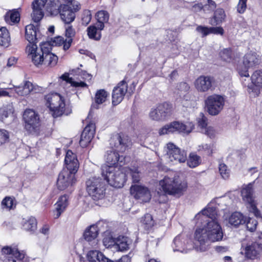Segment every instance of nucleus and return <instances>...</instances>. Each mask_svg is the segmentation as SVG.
I'll return each instance as SVG.
<instances>
[{
  "label": "nucleus",
  "instance_id": "obj_1",
  "mask_svg": "<svg viewBox=\"0 0 262 262\" xmlns=\"http://www.w3.org/2000/svg\"><path fill=\"white\" fill-rule=\"evenodd\" d=\"M102 174L110 185L116 188L123 187L128 176L132 177L133 183H138L140 180L139 171L136 168L117 169L113 166L103 165Z\"/></svg>",
  "mask_w": 262,
  "mask_h": 262
},
{
  "label": "nucleus",
  "instance_id": "obj_2",
  "mask_svg": "<svg viewBox=\"0 0 262 262\" xmlns=\"http://www.w3.org/2000/svg\"><path fill=\"white\" fill-rule=\"evenodd\" d=\"M110 144L112 149L107 150L105 155L106 162L110 164L108 166L115 168L114 165L118 162L120 165L124 164L125 162V158L120 156L116 151L124 152L131 145V141L129 137L123 134H116L111 138ZM104 165H107V164H104ZM103 166V165L102 166ZM116 168H118L116 167Z\"/></svg>",
  "mask_w": 262,
  "mask_h": 262
},
{
  "label": "nucleus",
  "instance_id": "obj_3",
  "mask_svg": "<svg viewBox=\"0 0 262 262\" xmlns=\"http://www.w3.org/2000/svg\"><path fill=\"white\" fill-rule=\"evenodd\" d=\"M217 219V211L214 207L205 208L195 216L196 221L206 222L204 225L210 242L221 241L223 237L222 229Z\"/></svg>",
  "mask_w": 262,
  "mask_h": 262
},
{
  "label": "nucleus",
  "instance_id": "obj_4",
  "mask_svg": "<svg viewBox=\"0 0 262 262\" xmlns=\"http://www.w3.org/2000/svg\"><path fill=\"white\" fill-rule=\"evenodd\" d=\"M159 186L165 193L176 197L183 195L187 188V182L181 180L178 176H165L159 181Z\"/></svg>",
  "mask_w": 262,
  "mask_h": 262
},
{
  "label": "nucleus",
  "instance_id": "obj_5",
  "mask_svg": "<svg viewBox=\"0 0 262 262\" xmlns=\"http://www.w3.org/2000/svg\"><path fill=\"white\" fill-rule=\"evenodd\" d=\"M46 104L52 112L54 118L61 116L63 114L68 115L66 112L64 99L60 94L56 93L49 94L45 96Z\"/></svg>",
  "mask_w": 262,
  "mask_h": 262
},
{
  "label": "nucleus",
  "instance_id": "obj_6",
  "mask_svg": "<svg viewBox=\"0 0 262 262\" xmlns=\"http://www.w3.org/2000/svg\"><path fill=\"white\" fill-rule=\"evenodd\" d=\"M104 177V180L100 178H92L86 182L87 191L89 195L94 201L103 199L105 195L106 184L105 180H107Z\"/></svg>",
  "mask_w": 262,
  "mask_h": 262
},
{
  "label": "nucleus",
  "instance_id": "obj_7",
  "mask_svg": "<svg viewBox=\"0 0 262 262\" xmlns=\"http://www.w3.org/2000/svg\"><path fill=\"white\" fill-rule=\"evenodd\" d=\"M225 103L223 96L215 94L208 96L205 100L207 111L211 116L217 115L223 110Z\"/></svg>",
  "mask_w": 262,
  "mask_h": 262
},
{
  "label": "nucleus",
  "instance_id": "obj_8",
  "mask_svg": "<svg viewBox=\"0 0 262 262\" xmlns=\"http://www.w3.org/2000/svg\"><path fill=\"white\" fill-rule=\"evenodd\" d=\"M25 123V128L30 134L37 135L39 130V118L38 115L32 110H25L23 114Z\"/></svg>",
  "mask_w": 262,
  "mask_h": 262
},
{
  "label": "nucleus",
  "instance_id": "obj_9",
  "mask_svg": "<svg viewBox=\"0 0 262 262\" xmlns=\"http://www.w3.org/2000/svg\"><path fill=\"white\" fill-rule=\"evenodd\" d=\"M172 114L171 104L165 102L159 104L155 108H152L149 113V117L152 120L163 121L166 120Z\"/></svg>",
  "mask_w": 262,
  "mask_h": 262
},
{
  "label": "nucleus",
  "instance_id": "obj_10",
  "mask_svg": "<svg viewBox=\"0 0 262 262\" xmlns=\"http://www.w3.org/2000/svg\"><path fill=\"white\" fill-rule=\"evenodd\" d=\"M254 183V182L246 185L242 189L241 193L243 200L247 203L249 211L253 213L256 217H260V213L256 207L253 196V186Z\"/></svg>",
  "mask_w": 262,
  "mask_h": 262
},
{
  "label": "nucleus",
  "instance_id": "obj_11",
  "mask_svg": "<svg viewBox=\"0 0 262 262\" xmlns=\"http://www.w3.org/2000/svg\"><path fill=\"white\" fill-rule=\"evenodd\" d=\"M241 253L248 259H257L262 254V244L257 242H252L245 246L242 245Z\"/></svg>",
  "mask_w": 262,
  "mask_h": 262
},
{
  "label": "nucleus",
  "instance_id": "obj_12",
  "mask_svg": "<svg viewBox=\"0 0 262 262\" xmlns=\"http://www.w3.org/2000/svg\"><path fill=\"white\" fill-rule=\"evenodd\" d=\"M3 253L7 255L3 262H28L23 251H19L17 248L6 246L2 248Z\"/></svg>",
  "mask_w": 262,
  "mask_h": 262
},
{
  "label": "nucleus",
  "instance_id": "obj_13",
  "mask_svg": "<svg viewBox=\"0 0 262 262\" xmlns=\"http://www.w3.org/2000/svg\"><path fill=\"white\" fill-rule=\"evenodd\" d=\"M260 62V57L256 53L250 52L246 54L243 59L244 67H239L238 71L241 76H249L248 69L258 65Z\"/></svg>",
  "mask_w": 262,
  "mask_h": 262
},
{
  "label": "nucleus",
  "instance_id": "obj_14",
  "mask_svg": "<svg viewBox=\"0 0 262 262\" xmlns=\"http://www.w3.org/2000/svg\"><path fill=\"white\" fill-rule=\"evenodd\" d=\"M195 248L201 251L206 250L210 242L205 225L202 227H198L195 230L194 235Z\"/></svg>",
  "mask_w": 262,
  "mask_h": 262
},
{
  "label": "nucleus",
  "instance_id": "obj_15",
  "mask_svg": "<svg viewBox=\"0 0 262 262\" xmlns=\"http://www.w3.org/2000/svg\"><path fill=\"white\" fill-rule=\"evenodd\" d=\"M76 172L70 171L67 169H63L58 175L57 180V186L60 190L66 189L75 183V174Z\"/></svg>",
  "mask_w": 262,
  "mask_h": 262
},
{
  "label": "nucleus",
  "instance_id": "obj_16",
  "mask_svg": "<svg viewBox=\"0 0 262 262\" xmlns=\"http://www.w3.org/2000/svg\"><path fill=\"white\" fill-rule=\"evenodd\" d=\"M214 79L210 76L201 75L194 82L195 89L200 93H205L213 89Z\"/></svg>",
  "mask_w": 262,
  "mask_h": 262
},
{
  "label": "nucleus",
  "instance_id": "obj_17",
  "mask_svg": "<svg viewBox=\"0 0 262 262\" xmlns=\"http://www.w3.org/2000/svg\"><path fill=\"white\" fill-rule=\"evenodd\" d=\"M167 154L170 161L182 163L186 161L187 155L184 150H181L172 143L167 144Z\"/></svg>",
  "mask_w": 262,
  "mask_h": 262
},
{
  "label": "nucleus",
  "instance_id": "obj_18",
  "mask_svg": "<svg viewBox=\"0 0 262 262\" xmlns=\"http://www.w3.org/2000/svg\"><path fill=\"white\" fill-rule=\"evenodd\" d=\"M193 247L191 240L183 235L177 236L173 240V249L174 251L187 253L188 250Z\"/></svg>",
  "mask_w": 262,
  "mask_h": 262
},
{
  "label": "nucleus",
  "instance_id": "obj_19",
  "mask_svg": "<svg viewBox=\"0 0 262 262\" xmlns=\"http://www.w3.org/2000/svg\"><path fill=\"white\" fill-rule=\"evenodd\" d=\"M130 194L136 199L143 202H149L151 194L147 187L140 185H132L130 188Z\"/></svg>",
  "mask_w": 262,
  "mask_h": 262
},
{
  "label": "nucleus",
  "instance_id": "obj_20",
  "mask_svg": "<svg viewBox=\"0 0 262 262\" xmlns=\"http://www.w3.org/2000/svg\"><path fill=\"white\" fill-rule=\"evenodd\" d=\"M127 91V84L123 80L120 81L113 89L112 93V103L116 105L120 103Z\"/></svg>",
  "mask_w": 262,
  "mask_h": 262
},
{
  "label": "nucleus",
  "instance_id": "obj_21",
  "mask_svg": "<svg viewBox=\"0 0 262 262\" xmlns=\"http://www.w3.org/2000/svg\"><path fill=\"white\" fill-rule=\"evenodd\" d=\"M26 50L28 56L31 58L35 66H38L43 64L45 55L39 50L36 44L27 45Z\"/></svg>",
  "mask_w": 262,
  "mask_h": 262
},
{
  "label": "nucleus",
  "instance_id": "obj_22",
  "mask_svg": "<svg viewBox=\"0 0 262 262\" xmlns=\"http://www.w3.org/2000/svg\"><path fill=\"white\" fill-rule=\"evenodd\" d=\"M251 83L248 85L249 93L253 92L256 96L262 86V70L255 71L251 77Z\"/></svg>",
  "mask_w": 262,
  "mask_h": 262
},
{
  "label": "nucleus",
  "instance_id": "obj_23",
  "mask_svg": "<svg viewBox=\"0 0 262 262\" xmlns=\"http://www.w3.org/2000/svg\"><path fill=\"white\" fill-rule=\"evenodd\" d=\"M95 133V126L93 123H90L84 128L79 144L82 147H86L93 139Z\"/></svg>",
  "mask_w": 262,
  "mask_h": 262
},
{
  "label": "nucleus",
  "instance_id": "obj_24",
  "mask_svg": "<svg viewBox=\"0 0 262 262\" xmlns=\"http://www.w3.org/2000/svg\"><path fill=\"white\" fill-rule=\"evenodd\" d=\"M47 2V0H34L32 3L33 12L31 15L35 22L39 21L43 17V8Z\"/></svg>",
  "mask_w": 262,
  "mask_h": 262
},
{
  "label": "nucleus",
  "instance_id": "obj_25",
  "mask_svg": "<svg viewBox=\"0 0 262 262\" xmlns=\"http://www.w3.org/2000/svg\"><path fill=\"white\" fill-rule=\"evenodd\" d=\"M64 163L66 167L64 168V169H67L76 173L78 171L79 164L77 156L71 150H68L67 151L64 159Z\"/></svg>",
  "mask_w": 262,
  "mask_h": 262
},
{
  "label": "nucleus",
  "instance_id": "obj_26",
  "mask_svg": "<svg viewBox=\"0 0 262 262\" xmlns=\"http://www.w3.org/2000/svg\"><path fill=\"white\" fill-rule=\"evenodd\" d=\"M172 132H178L179 133L189 134L194 128V124L192 122H186L184 123L179 121H173L171 123Z\"/></svg>",
  "mask_w": 262,
  "mask_h": 262
},
{
  "label": "nucleus",
  "instance_id": "obj_27",
  "mask_svg": "<svg viewBox=\"0 0 262 262\" xmlns=\"http://www.w3.org/2000/svg\"><path fill=\"white\" fill-rule=\"evenodd\" d=\"M98 234V229L97 226L91 225L85 230L83 236L84 239L90 243L92 246H95L97 244V237Z\"/></svg>",
  "mask_w": 262,
  "mask_h": 262
},
{
  "label": "nucleus",
  "instance_id": "obj_28",
  "mask_svg": "<svg viewBox=\"0 0 262 262\" xmlns=\"http://www.w3.org/2000/svg\"><path fill=\"white\" fill-rule=\"evenodd\" d=\"M61 20L65 24H71L75 18L74 12L72 7L68 4H64L59 13Z\"/></svg>",
  "mask_w": 262,
  "mask_h": 262
},
{
  "label": "nucleus",
  "instance_id": "obj_29",
  "mask_svg": "<svg viewBox=\"0 0 262 262\" xmlns=\"http://www.w3.org/2000/svg\"><path fill=\"white\" fill-rule=\"evenodd\" d=\"M189 91V84L186 82H182L177 85L174 93L181 99L188 101L191 98Z\"/></svg>",
  "mask_w": 262,
  "mask_h": 262
},
{
  "label": "nucleus",
  "instance_id": "obj_30",
  "mask_svg": "<svg viewBox=\"0 0 262 262\" xmlns=\"http://www.w3.org/2000/svg\"><path fill=\"white\" fill-rule=\"evenodd\" d=\"M68 205V196L66 195L61 196L55 204V208L54 210L55 219H58L63 213Z\"/></svg>",
  "mask_w": 262,
  "mask_h": 262
},
{
  "label": "nucleus",
  "instance_id": "obj_31",
  "mask_svg": "<svg viewBox=\"0 0 262 262\" xmlns=\"http://www.w3.org/2000/svg\"><path fill=\"white\" fill-rule=\"evenodd\" d=\"M63 5L59 0H49L47 3L46 9L51 15L57 16Z\"/></svg>",
  "mask_w": 262,
  "mask_h": 262
},
{
  "label": "nucleus",
  "instance_id": "obj_32",
  "mask_svg": "<svg viewBox=\"0 0 262 262\" xmlns=\"http://www.w3.org/2000/svg\"><path fill=\"white\" fill-rule=\"evenodd\" d=\"M37 28L32 24L28 25L26 27L25 36L30 43L29 45L36 44L37 42Z\"/></svg>",
  "mask_w": 262,
  "mask_h": 262
},
{
  "label": "nucleus",
  "instance_id": "obj_33",
  "mask_svg": "<svg viewBox=\"0 0 262 262\" xmlns=\"http://www.w3.org/2000/svg\"><path fill=\"white\" fill-rule=\"evenodd\" d=\"M87 258L90 262H113L101 252L97 250H91L88 253Z\"/></svg>",
  "mask_w": 262,
  "mask_h": 262
},
{
  "label": "nucleus",
  "instance_id": "obj_34",
  "mask_svg": "<svg viewBox=\"0 0 262 262\" xmlns=\"http://www.w3.org/2000/svg\"><path fill=\"white\" fill-rule=\"evenodd\" d=\"M34 85L29 81H26L23 85L15 87V92L20 96H27L33 91Z\"/></svg>",
  "mask_w": 262,
  "mask_h": 262
},
{
  "label": "nucleus",
  "instance_id": "obj_35",
  "mask_svg": "<svg viewBox=\"0 0 262 262\" xmlns=\"http://www.w3.org/2000/svg\"><path fill=\"white\" fill-rule=\"evenodd\" d=\"M109 96V93L103 89L97 91L95 97V103L92 104L93 108H98V104L105 102Z\"/></svg>",
  "mask_w": 262,
  "mask_h": 262
},
{
  "label": "nucleus",
  "instance_id": "obj_36",
  "mask_svg": "<svg viewBox=\"0 0 262 262\" xmlns=\"http://www.w3.org/2000/svg\"><path fill=\"white\" fill-rule=\"evenodd\" d=\"M53 46H60L63 45L64 51L68 50L71 46L73 39L71 38L64 39L62 36H56L51 40Z\"/></svg>",
  "mask_w": 262,
  "mask_h": 262
},
{
  "label": "nucleus",
  "instance_id": "obj_37",
  "mask_svg": "<svg viewBox=\"0 0 262 262\" xmlns=\"http://www.w3.org/2000/svg\"><path fill=\"white\" fill-rule=\"evenodd\" d=\"M246 219L245 216L239 212L233 213L229 218V223L234 227H237L239 225L246 223Z\"/></svg>",
  "mask_w": 262,
  "mask_h": 262
},
{
  "label": "nucleus",
  "instance_id": "obj_38",
  "mask_svg": "<svg viewBox=\"0 0 262 262\" xmlns=\"http://www.w3.org/2000/svg\"><path fill=\"white\" fill-rule=\"evenodd\" d=\"M226 17L225 11L223 9H217L214 13V16L211 20L210 24L212 25H217L224 21Z\"/></svg>",
  "mask_w": 262,
  "mask_h": 262
},
{
  "label": "nucleus",
  "instance_id": "obj_39",
  "mask_svg": "<svg viewBox=\"0 0 262 262\" xmlns=\"http://www.w3.org/2000/svg\"><path fill=\"white\" fill-rule=\"evenodd\" d=\"M10 44V36L8 30L5 27L0 29V46L8 47Z\"/></svg>",
  "mask_w": 262,
  "mask_h": 262
},
{
  "label": "nucleus",
  "instance_id": "obj_40",
  "mask_svg": "<svg viewBox=\"0 0 262 262\" xmlns=\"http://www.w3.org/2000/svg\"><path fill=\"white\" fill-rule=\"evenodd\" d=\"M23 228L24 230L33 232L37 229V221L35 217L31 216L28 220H24Z\"/></svg>",
  "mask_w": 262,
  "mask_h": 262
},
{
  "label": "nucleus",
  "instance_id": "obj_41",
  "mask_svg": "<svg viewBox=\"0 0 262 262\" xmlns=\"http://www.w3.org/2000/svg\"><path fill=\"white\" fill-rule=\"evenodd\" d=\"M14 112V108L12 103L4 105L0 108V119L4 120L12 115Z\"/></svg>",
  "mask_w": 262,
  "mask_h": 262
},
{
  "label": "nucleus",
  "instance_id": "obj_42",
  "mask_svg": "<svg viewBox=\"0 0 262 262\" xmlns=\"http://www.w3.org/2000/svg\"><path fill=\"white\" fill-rule=\"evenodd\" d=\"M5 20L9 24L18 23L20 20V14L17 10H13L6 13Z\"/></svg>",
  "mask_w": 262,
  "mask_h": 262
},
{
  "label": "nucleus",
  "instance_id": "obj_43",
  "mask_svg": "<svg viewBox=\"0 0 262 262\" xmlns=\"http://www.w3.org/2000/svg\"><path fill=\"white\" fill-rule=\"evenodd\" d=\"M58 60V58L56 55L50 53L45 55L43 64L52 68L56 65Z\"/></svg>",
  "mask_w": 262,
  "mask_h": 262
},
{
  "label": "nucleus",
  "instance_id": "obj_44",
  "mask_svg": "<svg viewBox=\"0 0 262 262\" xmlns=\"http://www.w3.org/2000/svg\"><path fill=\"white\" fill-rule=\"evenodd\" d=\"M129 239L126 237L119 236L115 242L119 250L124 251L129 249Z\"/></svg>",
  "mask_w": 262,
  "mask_h": 262
},
{
  "label": "nucleus",
  "instance_id": "obj_45",
  "mask_svg": "<svg viewBox=\"0 0 262 262\" xmlns=\"http://www.w3.org/2000/svg\"><path fill=\"white\" fill-rule=\"evenodd\" d=\"M142 226L145 230H148L152 228L154 225V221L151 214L147 213L141 219Z\"/></svg>",
  "mask_w": 262,
  "mask_h": 262
},
{
  "label": "nucleus",
  "instance_id": "obj_46",
  "mask_svg": "<svg viewBox=\"0 0 262 262\" xmlns=\"http://www.w3.org/2000/svg\"><path fill=\"white\" fill-rule=\"evenodd\" d=\"M61 78L66 81L68 83H70L71 86L73 87H86L87 86V84L82 81L80 82H76L73 80L72 78L69 77V74L64 73L61 76Z\"/></svg>",
  "mask_w": 262,
  "mask_h": 262
},
{
  "label": "nucleus",
  "instance_id": "obj_47",
  "mask_svg": "<svg viewBox=\"0 0 262 262\" xmlns=\"http://www.w3.org/2000/svg\"><path fill=\"white\" fill-rule=\"evenodd\" d=\"M201 162V157L194 153H191L189 155L187 163L189 167L194 168L198 166Z\"/></svg>",
  "mask_w": 262,
  "mask_h": 262
},
{
  "label": "nucleus",
  "instance_id": "obj_48",
  "mask_svg": "<svg viewBox=\"0 0 262 262\" xmlns=\"http://www.w3.org/2000/svg\"><path fill=\"white\" fill-rule=\"evenodd\" d=\"M214 148V143H211L210 144H202L198 147V150L199 151L203 152L208 156L212 155Z\"/></svg>",
  "mask_w": 262,
  "mask_h": 262
},
{
  "label": "nucleus",
  "instance_id": "obj_49",
  "mask_svg": "<svg viewBox=\"0 0 262 262\" xmlns=\"http://www.w3.org/2000/svg\"><path fill=\"white\" fill-rule=\"evenodd\" d=\"M89 37L95 40H99L101 38V33L98 32L95 26H90L87 29Z\"/></svg>",
  "mask_w": 262,
  "mask_h": 262
},
{
  "label": "nucleus",
  "instance_id": "obj_50",
  "mask_svg": "<svg viewBox=\"0 0 262 262\" xmlns=\"http://www.w3.org/2000/svg\"><path fill=\"white\" fill-rule=\"evenodd\" d=\"M220 173L223 179L226 180L230 177V170L224 163H221L219 167Z\"/></svg>",
  "mask_w": 262,
  "mask_h": 262
},
{
  "label": "nucleus",
  "instance_id": "obj_51",
  "mask_svg": "<svg viewBox=\"0 0 262 262\" xmlns=\"http://www.w3.org/2000/svg\"><path fill=\"white\" fill-rule=\"evenodd\" d=\"M98 22L107 23L109 19V14L106 11L101 10L98 11L96 14Z\"/></svg>",
  "mask_w": 262,
  "mask_h": 262
},
{
  "label": "nucleus",
  "instance_id": "obj_52",
  "mask_svg": "<svg viewBox=\"0 0 262 262\" xmlns=\"http://www.w3.org/2000/svg\"><path fill=\"white\" fill-rule=\"evenodd\" d=\"M40 49L39 50L43 54L46 55L47 54L51 53L52 50V42L51 41L43 42L40 45Z\"/></svg>",
  "mask_w": 262,
  "mask_h": 262
},
{
  "label": "nucleus",
  "instance_id": "obj_53",
  "mask_svg": "<svg viewBox=\"0 0 262 262\" xmlns=\"http://www.w3.org/2000/svg\"><path fill=\"white\" fill-rule=\"evenodd\" d=\"M13 205V200L12 198L7 196L4 199L1 203V206L3 209L10 210L12 208Z\"/></svg>",
  "mask_w": 262,
  "mask_h": 262
},
{
  "label": "nucleus",
  "instance_id": "obj_54",
  "mask_svg": "<svg viewBox=\"0 0 262 262\" xmlns=\"http://www.w3.org/2000/svg\"><path fill=\"white\" fill-rule=\"evenodd\" d=\"M221 58L226 61L230 62L232 59L231 51L230 49H224L220 53Z\"/></svg>",
  "mask_w": 262,
  "mask_h": 262
},
{
  "label": "nucleus",
  "instance_id": "obj_55",
  "mask_svg": "<svg viewBox=\"0 0 262 262\" xmlns=\"http://www.w3.org/2000/svg\"><path fill=\"white\" fill-rule=\"evenodd\" d=\"M65 26V35L68 38L67 39L71 38L74 37L75 35V29L73 28V27L70 25V24H66Z\"/></svg>",
  "mask_w": 262,
  "mask_h": 262
},
{
  "label": "nucleus",
  "instance_id": "obj_56",
  "mask_svg": "<svg viewBox=\"0 0 262 262\" xmlns=\"http://www.w3.org/2000/svg\"><path fill=\"white\" fill-rule=\"evenodd\" d=\"M203 11L207 13L214 10L216 8V4L215 2L212 0H207V4L203 6Z\"/></svg>",
  "mask_w": 262,
  "mask_h": 262
},
{
  "label": "nucleus",
  "instance_id": "obj_57",
  "mask_svg": "<svg viewBox=\"0 0 262 262\" xmlns=\"http://www.w3.org/2000/svg\"><path fill=\"white\" fill-rule=\"evenodd\" d=\"M92 19V14L91 11L85 10L83 11L82 17V24L85 26L88 25Z\"/></svg>",
  "mask_w": 262,
  "mask_h": 262
},
{
  "label": "nucleus",
  "instance_id": "obj_58",
  "mask_svg": "<svg viewBox=\"0 0 262 262\" xmlns=\"http://www.w3.org/2000/svg\"><path fill=\"white\" fill-rule=\"evenodd\" d=\"M257 225V221L256 220L249 218L246 225L248 230L251 232H253L256 229Z\"/></svg>",
  "mask_w": 262,
  "mask_h": 262
},
{
  "label": "nucleus",
  "instance_id": "obj_59",
  "mask_svg": "<svg viewBox=\"0 0 262 262\" xmlns=\"http://www.w3.org/2000/svg\"><path fill=\"white\" fill-rule=\"evenodd\" d=\"M196 30L199 33H201L203 37L206 36L210 34V27L199 26L196 28Z\"/></svg>",
  "mask_w": 262,
  "mask_h": 262
},
{
  "label": "nucleus",
  "instance_id": "obj_60",
  "mask_svg": "<svg viewBox=\"0 0 262 262\" xmlns=\"http://www.w3.org/2000/svg\"><path fill=\"white\" fill-rule=\"evenodd\" d=\"M202 133L210 138H214L216 134V132L212 126H208Z\"/></svg>",
  "mask_w": 262,
  "mask_h": 262
},
{
  "label": "nucleus",
  "instance_id": "obj_61",
  "mask_svg": "<svg viewBox=\"0 0 262 262\" xmlns=\"http://www.w3.org/2000/svg\"><path fill=\"white\" fill-rule=\"evenodd\" d=\"M172 128V127L170 123L161 128L159 130V134L160 135H163L170 133H173Z\"/></svg>",
  "mask_w": 262,
  "mask_h": 262
},
{
  "label": "nucleus",
  "instance_id": "obj_62",
  "mask_svg": "<svg viewBox=\"0 0 262 262\" xmlns=\"http://www.w3.org/2000/svg\"><path fill=\"white\" fill-rule=\"evenodd\" d=\"M64 2H67V4L70 5L72 7V10L74 12V13L80 9V5L78 2H74L72 3L73 0H63Z\"/></svg>",
  "mask_w": 262,
  "mask_h": 262
},
{
  "label": "nucleus",
  "instance_id": "obj_63",
  "mask_svg": "<svg viewBox=\"0 0 262 262\" xmlns=\"http://www.w3.org/2000/svg\"><path fill=\"white\" fill-rule=\"evenodd\" d=\"M8 138V132L5 129H0V146L4 144Z\"/></svg>",
  "mask_w": 262,
  "mask_h": 262
},
{
  "label": "nucleus",
  "instance_id": "obj_64",
  "mask_svg": "<svg viewBox=\"0 0 262 262\" xmlns=\"http://www.w3.org/2000/svg\"><path fill=\"white\" fill-rule=\"evenodd\" d=\"M247 0H239L237 7V11L239 13H243L247 7L246 5Z\"/></svg>",
  "mask_w": 262,
  "mask_h": 262
}]
</instances>
